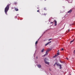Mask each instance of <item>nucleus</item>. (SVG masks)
I'll return each mask as SVG.
<instances>
[{"label": "nucleus", "instance_id": "obj_10", "mask_svg": "<svg viewBox=\"0 0 75 75\" xmlns=\"http://www.w3.org/2000/svg\"><path fill=\"white\" fill-rule=\"evenodd\" d=\"M60 67V69H61V68H62V65L61 64H60V66H59Z\"/></svg>", "mask_w": 75, "mask_h": 75}, {"label": "nucleus", "instance_id": "obj_26", "mask_svg": "<svg viewBox=\"0 0 75 75\" xmlns=\"http://www.w3.org/2000/svg\"><path fill=\"white\" fill-rule=\"evenodd\" d=\"M68 32H69V29L68 30Z\"/></svg>", "mask_w": 75, "mask_h": 75}, {"label": "nucleus", "instance_id": "obj_16", "mask_svg": "<svg viewBox=\"0 0 75 75\" xmlns=\"http://www.w3.org/2000/svg\"><path fill=\"white\" fill-rule=\"evenodd\" d=\"M47 54H46V53L43 56V57H45V56H46V55H47Z\"/></svg>", "mask_w": 75, "mask_h": 75}, {"label": "nucleus", "instance_id": "obj_1", "mask_svg": "<svg viewBox=\"0 0 75 75\" xmlns=\"http://www.w3.org/2000/svg\"><path fill=\"white\" fill-rule=\"evenodd\" d=\"M10 7V4L8 5L5 8V12L6 14H7V12L9 10V7Z\"/></svg>", "mask_w": 75, "mask_h": 75}, {"label": "nucleus", "instance_id": "obj_34", "mask_svg": "<svg viewBox=\"0 0 75 75\" xmlns=\"http://www.w3.org/2000/svg\"><path fill=\"white\" fill-rule=\"evenodd\" d=\"M16 18H17V17H16Z\"/></svg>", "mask_w": 75, "mask_h": 75}, {"label": "nucleus", "instance_id": "obj_30", "mask_svg": "<svg viewBox=\"0 0 75 75\" xmlns=\"http://www.w3.org/2000/svg\"><path fill=\"white\" fill-rule=\"evenodd\" d=\"M67 58V59L68 60V58Z\"/></svg>", "mask_w": 75, "mask_h": 75}, {"label": "nucleus", "instance_id": "obj_25", "mask_svg": "<svg viewBox=\"0 0 75 75\" xmlns=\"http://www.w3.org/2000/svg\"><path fill=\"white\" fill-rule=\"evenodd\" d=\"M56 63H55V64H54V66H55V64H56Z\"/></svg>", "mask_w": 75, "mask_h": 75}, {"label": "nucleus", "instance_id": "obj_19", "mask_svg": "<svg viewBox=\"0 0 75 75\" xmlns=\"http://www.w3.org/2000/svg\"><path fill=\"white\" fill-rule=\"evenodd\" d=\"M48 52H47V51H46V54H48Z\"/></svg>", "mask_w": 75, "mask_h": 75}, {"label": "nucleus", "instance_id": "obj_24", "mask_svg": "<svg viewBox=\"0 0 75 75\" xmlns=\"http://www.w3.org/2000/svg\"><path fill=\"white\" fill-rule=\"evenodd\" d=\"M37 12H40V11H39V10H38L37 11Z\"/></svg>", "mask_w": 75, "mask_h": 75}, {"label": "nucleus", "instance_id": "obj_15", "mask_svg": "<svg viewBox=\"0 0 75 75\" xmlns=\"http://www.w3.org/2000/svg\"><path fill=\"white\" fill-rule=\"evenodd\" d=\"M44 10H47V8H44Z\"/></svg>", "mask_w": 75, "mask_h": 75}, {"label": "nucleus", "instance_id": "obj_9", "mask_svg": "<svg viewBox=\"0 0 75 75\" xmlns=\"http://www.w3.org/2000/svg\"><path fill=\"white\" fill-rule=\"evenodd\" d=\"M74 41V39L73 40L71 41H70V44H71V43H72V42H73Z\"/></svg>", "mask_w": 75, "mask_h": 75}, {"label": "nucleus", "instance_id": "obj_14", "mask_svg": "<svg viewBox=\"0 0 75 75\" xmlns=\"http://www.w3.org/2000/svg\"><path fill=\"white\" fill-rule=\"evenodd\" d=\"M47 13H44V14H43V16H46V15H47Z\"/></svg>", "mask_w": 75, "mask_h": 75}, {"label": "nucleus", "instance_id": "obj_33", "mask_svg": "<svg viewBox=\"0 0 75 75\" xmlns=\"http://www.w3.org/2000/svg\"><path fill=\"white\" fill-rule=\"evenodd\" d=\"M45 1H46V0H45Z\"/></svg>", "mask_w": 75, "mask_h": 75}, {"label": "nucleus", "instance_id": "obj_23", "mask_svg": "<svg viewBox=\"0 0 75 75\" xmlns=\"http://www.w3.org/2000/svg\"><path fill=\"white\" fill-rule=\"evenodd\" d=\"M74 54H75V50L74 51Z\"/></svg>", "mask_w": 75, "mask_h": 75}, {"label": "nucleus", "instance_id": "obj_21", "mask_svg": "<svg viewBox=\"0 0 75 75\" xmlns=\"http://www.w3.org/2000/svg\"><path fill=\"white\" fill-rule=\"evenodd\" d=\"M61 51H63L64 50V49L63 48H62V49L61 50Z\"/></svg>", "mask_w": 75, "mask_h": 75}, {"label": "nucleus", "instance_id": "obj_13", "mask_svg": "<svg viewBox=\"0 0 75 75\" xmlns=\"http://www.w3.org/2000/svg\"><path fill=\"white\" fill-rule=\"evenodd\" d=\"M56 57H57V54H55L54 56H53L54 58H55Z\"/></svg>", "mask_w": 75, "mask_h": 75}, {"label": "nucleus", "instance_id": "obj_8", "mask_svg": "<svg viewBox=\"0 0 75 75\" xmlns=\"http://www.w3.org/2000/svg\"><path fill=\"white\" fill-rule=\"evenodd\" d=\"M15 10L16 11H18V9L16 8H15Z\"/></svg>", "mask_w": 75, "mask_h": 75}, {"label": "nucleus", "instance_id": "obj_11", "mask_svg": "<svg viewBox=\"0 0 75 75\" xmlns=\"http://www.w3.org/2000/svg\"><path fill=\"white\" fill-rule=\"evenodd\" d=\"M44 51V49H43L41 51V52H43Z\"/></svg>", "mask_w": 75, "mask_h": 75}, {"label": "nucleus", "instance_id": "obj_3", "mask_svg": "<svg viewBox=\"0 0 75 75\" xmlns=\"http://www.w3.org/2000/svg\"><path fill=\"white\" fill-rule=\"evenodd\" d=\"M52 42L51 41H50L49 42L47 43L46 44H45V46H47V45H48L49 44H50V43H51Z\"/></svg>", "mask_w": 75, "mask_h": 75}, {"label": "nucleus", "instance_id": "obj_20", "mask_svg": "<svg viewBox=\"0 0 75 75\" xmlns=\"http://www.w3.org/2000/svg\"><path fill=\"white\" fill-rule=\"evenodd\" d=\"M53 23H54V22H50L51 24H52Z\"/></svg>", "mask_w": 75, "mask_h": 75}, {"label": "nucleus", "instance_id": "obj_22", "mask_svg": "<svg viewBox=\"0 0 75 75\" xmlns=\"http://www.w3.org/2000/svg\"><path fill=\"white\" fill-rule=\"evenodd\" d=\"M52 40V39H50L48 40V41H50V40Z\"/></svg>", "mask_w": 75, "mask_h": 75}, {"label": "nucleus", "instance_id": "obj_28", "mask_svg": "<svg viewBox=\"0 0 75 75\" xmlns=\"http://www.w3.org/2000/svg\"><path fill=\"white\" fill-rule=\"evenodd\" d=\"M15 4H17V2H15Z\"/></svg>", "mask_w": 75, "mask_h": 75}, {"label": "nucleus", "instance_id": "obj_7", "mask_svg": "<svg viewBox=\"0 0 75 75\" xmlns=\"http://www.w3.org/2000/svg\"><path fill=\"white\" fill-rule=\"evenodd\" d=\"M56 64L57 66H58V67L60 65V64H59L58 63H56Z\"/></svg>", "mask_w": 75, "mask_h": 75}, {"label": "nucleus", "instance_id": "obj_27", "mask_svg": "<svg viewBox=\"0 0 75 75\" xmlns=\"http://www.w3.org/2000/svg\"><path fill=\"white\" fill-rule=\"evenodd\" d=\"M36 59H38V57H36Z\"/></svg>", "mask_w": 75, "mask_h": 75}, {"label": "nucleus", "instance_id": "obj_18", "mask_svg": "<svg viewBox=\"0 0 75 75\" xmlns=\"http://www.w3.org/2000/svg\"><path fill=\"white\" fill-rule=\"evenodd\" d=\"M57 55H59V54H60L59 53V52H58V53H57Z\"/></svg>", "mask_w": 75, "mask_h": 75}, {"label": "nucleus", "instance_id": "obj_17", "mask_svg": "<svg viewBox=\"0 0 75 75\" xmlns=\"http://www.w3.org/2000/svg\"><path fill=\"white\" fill-rule=\"evenodd\" d=\"M50 51V50H48L47 51L48 52H49V51Z\"/></svg>", "mask_w": 75, "mask_h": 75}, {"label": "nucleus", "instance_id": "obj_4", "mask_svg": "<svg viewBox=\"0 0 75 75\" xmlns=\"http://www.w3.org/2000/svg\"><path fill=\"white\" fill-rule=\"evenodd\" d=\"M54 23H55L54 25H55V26H56L57 24V22L55 20H54Z\"/></svg>", "mask_w": 75, "mask_h": 75}, {"label": "nucleus", "instance_id": "obj_2", "mask_svg": "<svg viewBox=\"0 0 75 75\" xmlns=\"http://www.w3.org/2000/svg\"><path fill=\"white\" fill-rule=\"evenodd\" d=\"M47 61H48V59L47 58H46L45 59V63L46 64H47V65H49V64H50V63L47 62Z\"/></svg>", "mask_w": 75, "mask_h": 75}, {"label": "nucleus", "instance_id": "obj_32", "mask_svg": "<svg viewBox=\"0 0 75 75\" xmlns=\"http://www.w3.org/2000/svg\"><path fill=\"white\" fill-rule=\"evenodd\" d=\"M38 40H39V39H38Z\"/></svg>", "mask_w": 75, "mask_h": 75}, {"label": "nucleus", "instance_id": "obj_31", "mask_svg": "<svg viewBox=\"0 0 75 75\" xmlns=\"http://www.w3.org/2000/svg\"><path fill=\"white\" fill-rule=\"evenodd\" d=\"M58 52H59V50H58Z\"/></svg>", "mask_w": 75, "mask_h": 75}, {"label": "nucleus", "instance_id": "obj_12", "mask_svg": "<svg viewBox=\"0 0 75 75\" xmlns=\"http://www.w3.org/2000/svg\"><path fill=\"white\" fill-rule=\"evenodd\" d=\"M38 43V41H37L35 42V45H37V44Z\"/></svg>", "mask_w": 75, "mask_h": 75}, {"label": "nucleus", "instance_id": "obj_29", "mask_svg": "<svg viewBox=\"0 0 75 75\" xmlns=\"http://www.w3.org/2000/svg\"><path fill=\"white\" fill-rule=\"evenodd\" d=\"M37 9H39V7H38V8H37Z\"/></svg>", "mask_w": 75, "mask_h": 75}, {"label": "nucleus", "instance_id": "obj_5", "mask_svg": "<svg viewBox=\"0 0 75 75\" xmlns=\"http://www.w3.org/2000/svg\"><path fill=\"white\" fill-rule=\"evenodd\" d=\"M37 67L39 68H41V65L40 64H38Z\"/></svg>", "mask_w": 75, "mask_h": 75}, {"label": "nucleus", "instance_id": "obj_6", "mask_svg": "<svg viewBox=\"0 0 75 75\" xmlns=\"http://www.w3.org/2000/svg\"><path fill=\"white\" fill-rule=\"evenodd\" d=\"M72 10L71 9H70L69 11L67 12V13H71L72 12Z\"/></svg>", "mask_w": 75, "mask_h": 75}]
</instances>
